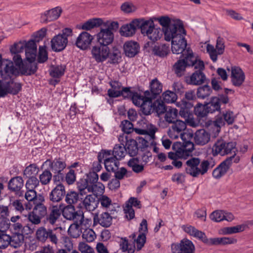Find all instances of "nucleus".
<instances>
[{"mask_svg":"<svg viewBox=\"0 0 253 253\" xmlns=\"http://www.w3.org/2000/svg\"><path fill=\"white\" fill-rule=\"evenodd\" d=\"M185 31L183 28V31L180 32L177 31L175 33L171 35V38H165L167 41L171 40V51L173 53L176 54H182L187 49L186 48L187 42L184 38Z\"/></svg>","mask_w":253,"mask_h":253,"instance_id":"7","label":"nucleus"},{"mask_svg":"<svg viewBox=\"0 0 253 253\" xmlns=\"http://www.w3.org/2000/svg\"><path fill=\"white\" fill-rule=\"evenodd\" d=\"M83 227L77 224H72L68 230L69 235L74 238L79 237L82 233Z\"/></svg>","mask_w":253,"mask_h":253,"instance_id":"52","label":"nucleus"},{"mask_svg":"<svg viewBox=\"0 0 253 253\" xmlns=\"http://www.w3.org/2000/svg\"><path fill=\"white\" fill-rule=\"evenodd\" d=\"M246 227L245 224H240L235 226L226 227L222 229L223 235H230L232 234L240 233L244 231Z\"/></svg>","mask_w":253,"mask_h":253,"instance_id":"36","label":"nucleus"},{"mask_svg":"<svg viewBox=\"0 0 253 253\" xmlns=\"http://www.w3.org/2000/svg\"><path fill=\"white\" fill-rule=\"evenodd\" d=\"M7 229H0V249H5L10 244V236L5 233Z\"/></svg>","mask_w":253,"mask_h":253,"instance_id":"41","label":"nucleus"},{"mask_svg":"<svg viewBox=\"0 0 253 253\" xmlns=\"http://www.w3.org/2000/svg\"><path fill=\"white\" fill-rule=\"evenodd\" d=\"M236 116L234 113L231 111H227L223 113L221 116L218 117L214 121V125L217 127V131H219L220 128L226 123L228 125H232L235 121Z\"/></svg>","mask_w":253,"mask_h":253,"instance_id":"15","label":"nucleus"},{"mask_svg":"<svg viewBox=\"0 0 253 253\" xmlns=\"http://www.w3.org/2000/svg\"><path fill=\"white\" fill-rule=\"evenodd\" d=\"M184 103L185 102H182V104H181L180 102H177L176 105L177 107H180L181 108V110L179 111V114L182 117L185 119L190 118L191 113L189 109L187 108H184L183 107H182V105L184 107H186L187 105L189 108H190L192 107V105L191 103L185 104Z\"/></svg>","mask_w":253,"mask_h":253,"instance_id":"58","label":"nucleus"},{"mask_svg":"<svg viewBox=\"0 0 253 253\" xmlns=\"http://www.w3.org/2000/svg\"><path fill=\"white\" fill-rule=\"evenodd\" d=\"M136 19L131 21L129 23L124 24L120 28V33L121 36L129 37L133 36L136 31L137 26Z\"/></svg>","mask_w":253,"mask_h":253,"instance_id":"27","label":"nucleus"},{"mask_svg":"<svg viewBox=\"0 0 253 253\" xmlns=\"http://www.w3.org/2000/svg\"><path fill=\"white\" fill-rule=\"evenodd\" d=\"M207 52L209 53L210 58L213 62H216L217 60L218 50L216 49L212 45L207 44L206 45Z\"/></svg>","mask_w":253,"mask_h":253,"instance_id":"61","label":"nucleus"},{"mask_svg":"<svg viewBox=\"0 0 253 253\" xmlns=\"http://www.w3.org/2000/svg\"><path fill=\"white\" fill-rule=\"evenodd\" d=\"M103 152H105L103 163L106 169L108 171H115L118 169L120 165L119 160L115 157L112 156L111 150H103Z\"/></svg>","mask_w":253,"mask_h":253,"instance_id":"14","label":"nucleus"},{"mask_svg":"<svg viewBox=\"0 0 253 253\" xmlns=\"http://www.w3.org/2000/svg\"><path fill=\"white\" fill-rule=\"evenodd\" d=\"M97 39L100 44L108 46L114 40V34L108 29H102L97 34Z\"/></svg>","mask_w":253,"mask_h":253,"instance_id":"17","label":"nucleus"},{"mask_svg":"<svg viewBox=\"0 0 253 253\" xmlns=\"http://www.w3.org/2000/svg\"><path fill=\"white\" fill-rule=\"evenodd\" d=\"M65 202L69 205H72L76 204L79 200V194L75 191H68L65 194Z\"/></svg>","mask_w":253,"mask_h":253,"instance_id":"51","label":"nucleus"},{"mask_svg":"<svg viewBox=\"0 0 253 253\" xmlns=\"http://www.w3.org/2000/svg\"><path fill=\"white\" fill-rule=\"evenodd\" d=\"M105 189L104 185L101 182H96L89 187V192H92L96 197L103 195Z\"/></svg>","mask_w":253,"mask_h":253,"instance_id":"44","label":"nucleus"},{"mask_svg":"<svg viewBox=\"0 0 253 253\" xmlns=\"http://www.w3.org/2000/svg\"><path fill=\"white\" fill-rule=\"evenodd\" d=\"M76 211L73 205H67L61 210V213L64 217L70 220L74 219V216Z\"/></svg>","mask_w":253,"mask_h":253,"instance_id":"48","label":"nucleus"},{"mask_svg":"<svg viewBox=\"0 0 253 253\" xmlns=\"http://www.w3.org/2000/svg\"><path fill=\"white\" fill-rule=\"evenodd\" d=\"M212 90L208 85L199 87L197 91V95L199 98L204 99L210 95Z\"/></svg>","mask_w":253,"mask_h":253,"instance_id":"53","label":"nucleus"},{"mask_svg":"<svg viewBox=\"0 0 253 253\" xmlns=\"http://www.w3.org/2000/svg\"><path fill=\"white\" fill-rule=\"evenodd\" d=\"M65 194V186L62 183H58L49 192L48 198L53 203H59L62 200Z\"/></svg>","mask_w":253,"mask_h":253,"instance_id":"12","label":"nucleus"},{"mask_svg":"<svg viewBox=\"0 0 253 253\" xmlns=\"http://www.w3.org/2000/svg\"><path fill=\"white\" fill-rule=\"evenodd\" d=\"M163 31L160 28H156L155 27V25L153 26L150 31L146 34L145 36H147L149 39L153 42L158 41L161 38L162 36Z\"/></svg>","mask_w":253,"mask_h":253,"instance_id":"46","label":"nucleus"},{"mask_svg":"<svg viewBox=\"0 0 253 253\" xmlns=\"http://www.w3.org/2000/svg\"><path fill=\"white\" fill-rule=\"evenodd\" d=\"M206 106L209 113H212L216 111H219L220 109L219 99L217 97H212L210 102L206 104Z\"/></svg>","mask_w":253,"mask_h":253,"instance_id":"47","label":"nucleus"},{"mask_svg":"<svg viewBox=\"0 0 253 253\" xmlns=\"http://www.w3.org/2000/svg\"><path fill=\"white\" fill-rule=\"evenodd\" d=\"M102 23V20L99 18L89 19L83 23L81 29L85 30H90L94 27L100 26Z\"/></svg>","mask_w":253,"mask_h":253,"instance_id":"40","label":"nucleus"},{"mask_svg":"<svg viewBox=\"0 0 253 253\" xmlns=\"http://www.w3.org/2000/svg\"><path fill=\"white\" fill-rule=\"evenodd\" d=\"M62 12V9L60 7H56L51 10L46 11L44 15L42 16V19L44 22L52 21L56 20L60 16Z\"/></svg>","mask_w":253,"mask_h":253,"instance_id":"31","label":"nucleus"},{"mask_svg":"<svg viewBox=\"0 0 253 253\" xmlns=\"http://www.w3.org/2000/svg\"><path fill=\"white\" fill-rule=\"evenodd\" d=\"M61 205H54L49 208L48 212H47L44 219L45 224L55 225L57 222L60 221L61 214Z\"/></svg>","mask_w":253,"mask_h":253,"instance_id":"10","label":"nucleus"},{"mask_svg":"<svg viewBox=\"0 0 253 253\" xmlns=\"http://www.w3.org/2000/svg\"><path fill=\"white\" fill-rule=\"evenodd\" d=\"M231 78L233 85L239 87L245 81V75L240 67L234 66L231 69Z\"/></svg>","mask_w":253,"mask_h":253,"instance_id":"18","label":"nucleus"},{"mask_svg":"<svg viewBox=\"0 0 253 253\" xmlns=\"http://www.w3.org/2000/svg\"><path fill=\"white\" fill-rule=\"evenodd\" d=\"M153 52L154 54L160 57H164L166 56L169 52V47L166 44H161L155 45L153 49Z\"/></svg>","mask_w":253,"mask_h":253,"instance_id":"50","label":"nucleus"},{"mask_svg":"<svg viewBox=\"0 0 253 253\" xmlns=\"http://www.w3.org/2000/svg\"><path fill=\"white\" fill-rule=\"evenodd\" d=\"M105 152H103V150L98 153L97 157L98 161L94 162L92 164L93 171L97 173V172L101 170L102 168L101 164L103 161L104 162V158H106V156H104L106 155L105 154Z\"/></svg>","mask_w":253,"mask_h":253,"instance_id":"57","label":"nucleus"},{"mask_svg":"<svg viewBox=\"0 0 253 253\" xmlns=\"http://www.w3.org/2000/svg\"><path fill=\"white\" fill-rule=\"evenodd\" d=\"M139 49L138 43L134 41H129L126 42L124 45V50L126 56L133 57L136 55Z\"/></svg>","mask_w":253,"mask_h":253,"instance_id":"28","label":"nucleus"},{"mask_svg":"<svg viewBox=\"0 0 253 253\" xmlns=\"http://www.w3.org/2000/svg\"><path fill=\"white\" fill-rule=\"evenodd\" d=\"M200 164V159L196 157H191L186 162L185 171L187 174L193 177H198L200 175H204L209 170L212 169L215 165V160L210 157L202 160L201 163V170L198 166Z\"/></svg>","mask_w":253,"mask_h":253,"instance_id":"3","label":"nucleus"},{"mask_svg":"<svg viewBox=\"0 0 253 253\" xmlns=\"http://www.w3.org/2000/svg\"><path fill=\"white\" fill-rule=\"evenodd\" d=\"M165 120L169 123H173L176 120L178 114V110L175 108H169L166 110Z\"/></svg>","mask_w":253,"mask_h":253,"instance_id":"45","label":"nucleus"},{"mask_svg":"<svg viewBox=\"0 0 253 253\" xmlns=\"http://www.w3.org/2000/svg\"><path fill=\"white\" fill-rule=\"evenodd\" d=\"M142 105L140 106L141 111L145 115H149L153 113V102L149 96Z\"/></svg>","mask_w":253,"mask_h":253,"instance_id":"42","label":"nucleus"},{"mask_svg":"<svg viewBox=\"0 0 253 253\" xmlns=\"http://www.w3.org/2000/svg\"><path fill=\"white\" fill-rule=\"evenodd\" d=\"M160 24L163 27V32L165 39H169L171 35L178 32L183 31V26L179 20H171L168 16H162L159 19Z\"/></svg>","mask_w":253,"mask_h":253,"instance_id":"5","label":"nucleus"},{"mask_svg":"<svg viewBox=\"0 0 253 253\" xmlns=\"http://www.w3.org/2000/svg\"><path fill=\"white\" fill-rule=\"evenodd\" d=\"M173 152L168 153L169 159L172 160L171 164L176 168H180L182 163L178 159H187L189 156H192V152L194 149V144L190 141L174 142L172 146Z\"/></svg>","mask_w":253,"mask_h":253,"instance_id":"2","label":"nucleus"},{"mask_svg":"<svg viewBox=\"0 0 253 253\" xmlns=\"http://www.w3.org/2000/svg\"><path fill=\"white\" fill-rule=\"evenodd\" d=\"M163 85L157 78L152 80L150 83V88L153 97L160 94L162 91Z\"/></svg>","mask_w":253,"mask_h":253,"instance_id":"35","label":"nucleus"},{"mask_svg":"<svg viewBox=\"0 0 253 253\" xmlns=\"http://www.w3.org/2000/svg\"><path fill=\"white\" fill-rule=\"evenodd\" d=\"M149 95L150 92L148 90L145 91L143 94L140 92H134L132 94L131 100L135 106L140 107Z\"/></svg>","mask_w":253,"mask_h":253,"instance_id":"33","label":"nucleus"},{"mask_svg":"<svg viewBox=\"0 0 253 253\" xmlns=\"http://www.w3.org/2000/svg\"><path fill=\"white\" fill-rule=\"evenodd\" d=\"M172 124L168 134L170 138L176 139L178 137L179 134H182L181 132L185 130L186 125L184 122L178 120H176Z\"/></svg>","mask_w":253,"mask_h":253,"instance_id":"20","label":"nucleus"},{"mask_svg":"<svg viewBox=\"0 0 253 253\" xmlns=\"http://www.w3.org/2000/svg\"><path fill=\"white\" fill-rule=\"evenodd\" d=\"M151 129L149 130V134L143 137H139L138 143L139 146L138 148L144 149L148 147L150 145H153L154 143L155 134L157 130L155 126H150Z\"/></svg>","mask_w":253,"mask_h":253,"instance_id":"16","label":"nucleus"},{"mask_svg":"<svg viewBox=\"0 0 253 253\" xmlns=\"http://www.w3.org/2000/svg\"><path fill=\"white\" fill-rule=\"evenodd\" d=\"M194 112L196 115L199 117H205L208 113L206 105H204L198 103L194 108Z\"/></svg>","mask_w":253,"mask_h":253,"instance_id":"63","label":"nucleus"},{"mask_svg":"<svg viewBox=\"0 0 253 253\" xmlns=\"http://www.w3.org/2000/svg\"><path fill=\"white\" fill-rule=\"evenodd\" d=\"M127 165L135 173L141 172L144 170V165L140 164L139 160L137 158L130 159L128 162Z\"/></svg>","mask_w":253,"mask_h":253,"instance_id":"43","label":"nucleus"},{"mask_svg":"<svg viewBox=\"0 0 253 253\" xmlns=\"http://www.w3.org/2000/svg\"><path fill=\"white\" fill-rule=\"evenodd\" d=\"M185 63L184 60L180 59L173 65V70L177 76L181 77L186 67L187 66Z\"/></svg>","mask_w":253,"mask_h":253,"instance_id":"55","label":"nucleus"},{"mask_svg":"<svg viewBox=\"0 0 253 253\" xmlns=\"http://www.w3.org/2000/svg\"><path fill=\"white\" fill-rule=\"evenodd\" d=\"M98 204L100 203L102 209L108 211L110 214H114L116 211V204L106 195H102L97 199Z\"/></svg>","mask_w":253,"mask_h":253,"instance_id":"26","label":"nucleus"},{"mask_svg":"<svg viewBox=\"0 0 253 253\" xmlns=\"http://www.w3.org/2000/svg\"><path fill=\"white\" fill-rule=\"evenodd\" d=\"M194 141L196 144L203 146L210 140V134L204 129L197 130L194 134Z\"/></svg>","mask_w":253,"mask_h":253,"instance_id":"25","label":"nucleus"},{"mask_svg":"<svg viewBox=\"0 0 253 253\" xmlns=\"http://www.w3.org/2000/svg\"><path fill=\"white\" fill-rule=\"evenodd\" d=\"M163 100L167 103H172L176 101L177 96L176 93L170 90H167L162 94Z\"/></svg>","mask_w":253,"mask_h":253,"instance_id":"60","label":"nucleus"},{"mask_svg":"<svg viewBox=\"0 0 253 253\" xmlns=\"http://www.w3.org/2000/svg\"><path fill=\"white\" fill-rule=\"evenodd\" d=\"M37 45L33 41H29L25 46L26 59L29 63H24L19 68L22 75L30 76L35 74L38 69L35 63L37 56Z\"/></svg>","mask_w":253,"mask_h":253,"instance_id":"4","label":"nucleus"},{"mask_svg":"<svg viewBox=\"0 0 253 253\" xmlns=\"http://www.w3.org/2000/svg\"><path fill=\"white\" fill-rule=\"evenodd\" d=\"M110 213L104 212L99 216L96 214L94 216L93 220L94 223H99L103 227H108L112 224V217Z\"/></svg>","mask_w":253,"mask_h":253,"instance_id":"30","label":"nucleus"},{"mask_svg":"<svg viewBox=\"0 0 253 253\" xmlns=\"http://www.w3.org/2000/svg\"><path fill=\"white\" fill-rule=\"evenodd\" d=\"M93 39V37L90 34L86 32H83L78 37L76 45L81 49H86L89 46Z\"/></svg>","mask_w":253,"mask_h":253,"instance_id":"19","label":"nucleus"},{"mask_svg":"<svg viewBox=\"0 0 253 253\" xmlns=\"http://www.w3.org/2000/svg\"><path fill=\"white\" fill-rule=\"evenodd\" d=\"M113 157L117 158L119 160L125 157L126 153V149L125 146H122L119 144H116L114 147L113 151H111Z\"/></svg>","mask_w":253,"mask_h":253,"instance_id":"39","label":"nucleus"},{"mask_svg":"<svg viewBox=\"0 0 253 253\" xmlns=\"http://www.w3.org/2000/svg\"><path fill=\"white\" fill-rule=\"evenodd\" d=\"M33 211L42 218L43 217H45L47 213L46 207L44 204L42 203H39L36 204L34 207Z\"/></svg>","mask_w":253,"mask_h":253,"instance_id":"62","label":"nucleus"},{"mask_svg":"<svg viewBox=\"0 0 253 253\" xmlns=\"http://www.w3.org/2000/svg\"><path fill=\"white\" fill-rule=\"evenodd\" d=\"M183 57V60H184L185 64L187 66H191L194 62L197 60L195 57L193 53L190 48L187 49L183 52L182 55Z\"/></svg>","mask_w":253,"mask_h":253,"instance_id":"49","label":"nucleus"},{"mask_svg":"<svg viewBox=\"0 0 253 253\" xmlns=\"http://www.w3.org/2000/svg\"><path fill=\"white\" fill-rule=\"evenodd\" d=\"M0 74V98L8 94L16 95L21 90L22 84L13 78V76L18 75L19 72L12 61H8Z\"/></svg>","mask_w":253,"mask_h":253,"instance_id":"1","label":"nucleus"},{"mask_svg":"<svg viewBox=\"0 0 253 253\" xmlns=\"http://www.w3.org/2000/svg\"><path fill=\"white\" fill-rule=\"evenodd\" d=\"M112 88L108 90V95L110 97L120 96V91L122 88V84L118 81H111L109 83Z\"/></svg>","mask_w":253,"mask_h":253,"instance_id":"34","label":"nucleus"},{"mask_svg":"<svg viewBox=\"0 0 253 253\" xmlns=\"http://www.w3.org/2000/svg\"><path fill=\"white\" fill-rule=\"evenodd\" d=\"M138 144L137 142L134 139H129V141H127L126 144V152L130 156H135L138 150Z\"/></svg>","mask_w":253,"mask_h":253,"instance_id":"38","label":"nucleus"},{"mask_svg":"<svg viewBox=\"0 0 253 253\" xmlns=\"http://www.w3.org/2000/svg\"><path fill=\"white\" fill-rule=\"evenodd\" d=\"M48 165L53 172H62L66 167L65 162L61 159H55L53 161L47 160L43 164Z\"/></svg>","mask_w":253,"mask_h":253,"instance_id":"24","label":"nucleus"},{"mask_svg":"<svg viewBox=\"0 0 253 253\" xmlns=\"http://www.w3.org/2000/svg\"><path fill=\"white\" fill-rule=\"evenodd\" d=\"M91 54L97 62H102L109 57V48L101 44L94 46L91 49Z\"/></svg>","mask_w":253,"mask_h":253,"instance_id":"11","label":"nucleus"},{"mask_svg":"<svg viewBox=\"0 0 253 253\" xmlns=\"http://www.w3.org/2000/svg\"><path fill=\"white\" fill-rule=\"evenodd\" d=\"M68 39L63 35L58 34L54 36L51 41L52 49L54 51H60L66 46Z\"/></svg>","mask_w":253,"mask_h":253,"instance_id":"21","label":"nucleus"},{"mask_svg":"<svg viewBox=\"0 0 253 253\" xmlns=\"http://www.w3.org/2000/svg\"><path fill=\"white\" fill-rule=\"evenodd\" d=\"M52 174L48 169L44 170L39 175V181L43 185L48 184L52 179Z\"/></svg>","mask_w":253,"mask_h":253,"instance_id":"54","label":"nucleus"},{"mask_svg":"<svg viewBox=\"0 0 253 253\" xmlns=\"http://www.w3.org/2000/svg\"><path fill=\"white\" fill-rule=\"evenodd\" d=\"M171 253H196V248L193 243L187 239H183L179 243L170 245Z\"/></svg>","mask_w":253,"mask_h":253,"instance_id":"8","label":"nucleus"},{"mask_svg":"<svg viewBox=\"0 0 253 253\" xmlns=\"http://www.w3.org/2000/svg\"><path fill=\"white\" fill-rule=\"evenodd\" d=\"M10 245L15 248L20 247L24 241V236L21 234L13 233L12 236H10Z\"/></svg>","mask_w":253,"mask_h":253,"instance_id":"56","label":"nucleus"},{"mask_svg":"<svg viewBox=\"0 0 253 253\" xmlns=\"http://www.w3.org/2000/svg\"><path fill=\"white\" fill-rule=\"evenodd\" d=\"M83 205L88 211H93L98 206L96 197L92 195H87L83 201Z\"/></svg>","mask_w":253,"mask_h":253,"instance_id":"32","label":"nucleus"},{"mask_svg":"<svg viewBox=\"0 0 253 253\" xmlns=\"http://www.w3.org/2000/svg\"><path fill=\"white\" fill-rule=\"evenodd\" d=\"M23 185L24 180L22 177L15 176L10 179L8 183L7 187L10 191L18 194Z\"/></svg>","mask_w":253,"mask_h":253,"instance_id":"29","label":"nucleus"},{"mask_svg":"<svg viewBox=\"0 0 253 253\" xmlns=\"http://www.w3.org/2000/svg\"><path fill=\"white\" fill-rule=\"evenodd\" d=\"M56 228L46 229L44 227H39L36 233V239L40 242L45 243L47 239L54 245H57L58 242V239L54 231Z\"/></svg>","mask_w":253,"mask_h":253,"instance_id":"9","label":"nucleus"},{"mask_svg":"<svg viewBox=\"0 0 253 253\" xmlns=\"http://www.w3.org/2000/svg\"><path fill=\"white\" fill-rule=\"evenodd\" d=\"M120 127L122 130L125 133L129 134L134 131L133 124L129 121L124 120L122 121Z\"/></svg>","mask_w":253,"mask_h":253,"instance_id":"64","label":"nucleus"},{"mask_svg":"<svg viewBox=\"0 0 253 253\" xmlns=\"http://www.w3.org/2000/svg\"><path fill=\"white\" fill-rule=\"evenodd\" d=\"M136 23L137 25V29H140L142 34L145 36L150 30L152 29L153 26H154L153 20L150 18L145 19L144 18L136 19Z\"/></svg>","mask_w":253,"mask_h":253,"instance_id":"23","label":"nucleus"},{"mask_svg":"<svg viewBox=\"0 0 253 253\" xmlns=\"http://www.w3.org/2000/svg\"><path fill=\"white\" fill-rule=\"evenodd\" d=\"M236 143L233 141H228L223 139H218L212 146L211 153L213 156L218 155L224 156L230 153L236 154L237 151Z\"/></svg>","mask_w":253,"mask_h":253,"instance_id":"6","label":"nucleus"},{"mask_svg":"<svg viewBox=\"0 0 253 253\" xmlns=\"http://www.w3.org/2000/svg\"><path fill=\"white\" fill-rule=\"evenodd\" d=\"M233 156L230 157L222 162L212 171V176L215 179H219L224 176L232 165Z\"/></svg>","mask_w":253,"mask_h":253,"instance_id":"13","label":"nucleus"},{"mask_svg":"<svg viewBox=\"0 0 253 253\" xmlns=\"http://www.w3.org/2000/svg\"><path fill=\"white\" fill-rule=\"evenodd\" d=\"M66 67L65 65L51 66L49 70L50 75L55 78H59L64 74Z\"/></svg>","mask_w":253,"mask_h":253,"instance_id":"37","label":"nucleus"},{"mask_svg":"<svg viewBox=\"0 0 253 253\" xmlns=\"http://www.w3.org/2000/svg\"><path fill=\"white\" fill-rule=\"evenodd\" d=\"M206 79V75L202 71L197 70L186 78V82L188 84L198 85L204 84Z\"/></svg>","mask_w":253,"mask_h":253,"instance_id":"22","label":"nucleus"},{"mask_svg":"<svg viewBox=\"0 0 253 253\" xmlns=\"http://www.w3.org/2000/svg\"><path fill=\"white\" fill-rule=\"evenodd\" d=\"M166 110V106L162 100H156L153 102V113L156 112L160 115L164 113Z\"/></svg>","mask_w":253,"mask_h":253,"instance_id":"59","label":"nucleus"}]
</instances>
